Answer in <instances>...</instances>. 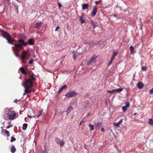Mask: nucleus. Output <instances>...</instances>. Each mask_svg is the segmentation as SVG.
<instances>
[{"instance_id":"nucleus-1","label":"nucleus","mask_w":153,"mask_h":153,"mask_svg":"<svg viewBox=\"0 0 153 153\" xmlns=\"http://www.w3.org/2000/svg\"><path fill=\"white\" fill-rule=\"evenodd\" d=\"M0 32L2 36L7 40V42L10 44H13L15 40L12 39L10 34L4 31L0 30Z\"/></svg>"},{"instance_id":"nucleus-2","label":"nucleus","mask_w":153,"mask_h":153,"mask_svg":"<svg viewBox=\"0 0 153 153\" xmlns=\"http://www.w3.org/2000/svg\"><path fill=\"white\" fill-rule=\"evenodd\" d=\"M6 114L7 115L8 118L10 120H13L16 117V113L11 108H6Z\"/></svg>"},{"instance_id":"nucleus-3","label":"nucleus","mask_w":153,"mask_h":153,"mask_svg":"<svg viewBox=\"0 0 153 153\" xmlns=\"http://www.w3.org/2000/svg\"><path fill=\"white\" fill-rule=\"evenodd\" d=\"M87 41H84L82 45L78 48L79 53H84L87 51L88 47L87 46Z\"/></svg>"},{"instance_id":"nucleus-4","label":"nucleus","mask_w":153,"mask_h":153,"mask_svg":"<svg viewBox=\"0 0 153 153\" xmlns=\"http://www.w3.org/2000/svg\"><path fill=\"white\" fill-rule=\"evenodd\" d=\"M22 85L25 88H30L33 85V83L32 80L30 79H27L22 83Z\"/></svg>"},{"instance_id":"nucleus-5","label":"nucleus","mask_w":153,"mask_h":153,"mask_svg":"<svg viewBox=\"0 0 153 153\" xmlns=\"http://www.w3.org/2000/svg\"><path fill=\"white\" fill-rule=\"evenodd\" d=\"M13 51L15 55L17 57L19 56V43H15L14 44V46L12 47Z\"/></svg>"},{"instance_id":"nucleus-6","label":"nucleus","mask_w":153,"mask_h":153,"mask_svg":"<svg viewBox=\"0 0 153 153\" xmlns=\"http://www.w3.org/2000/svg\"><path fill=\"white\" fill-rule=\"evenodd\" d=\"M27 54L26 52L25 51H24L22 54L20 56V57L21 56L22 58V63H25L26 62L25 59L27 58Z\"/></svg>"},{"instance_id":"nucleus-7","label":"nucleus","mask_w":153,"mask_h":153,"mask_svg":"<svg viewBox=\"0 0 153 153\" xmlns=\"http://www.w3.org/2000/svg\"><path fill=\"white\" fill-rule=\"evenodd\" d=\"M76 93L74 91H69L67 92L65 96L68 97H74L76 95Z\"/></svg>"},{"instance_id":"nucleus-8","label":"nucleus","mask_w":153,"mask_h":153,"mask_svg":"<svg viewBox=\"0 0 153 153\" xmlns=\"http://www.w3.org/2000/svg\"><path fill=\"white\" fill-rule=\"evenodd\" d=\"M97 58V56L95 55H94L87 62V64L89 65L91 63H95Z\"/></svg>"},{"instance_id":"nucleus-9","label":"nucleus","mask_w":153,"mask_h":153,"mask_svg":"<svg viewBox=\"0 0 153 153\" xmlns=\"http://www.w3.org/2000/svg\"><path fill=\"white\" fill-rule=\"evenodd\" d=\"M20 71L25 76H26L27 74V69L26 68L21 67L20 68Z\"/></svg>"},{"instance_id":"nucleus-10","label":"nucleus","mask_w":153,"mask_h":153,"mask_svg":"<svg viewBox=\"0 0 153 153\" xmlns=\"http://www.w3.org/2000/svg\"><path fill=\"white\" fill-rule=\"evenodd\" d=\"M86 45L88 47V49L89 50H91L96 45V44L95 43L92 42L90 43H89L88 42H87V44Z\"/></svg>"},{"instance_id":"nucleus-11","label":"nucleus","mask_w":153,"mask_h":153,"mask_svg":"<svg viewBox=\"0 0 153 153\" xmlns=\"http://www.w3.org/2000/svg\"><path fill=\"white\" fill-rule=\"evenodd\" d=\"M55 141L56 143L58 144L61 147L63 146L65 143V142L63 141H61L58 138H56Z\"/></svg>"},{"instance_id":"nucleus-12","label":"nucleus","mask_w":153,"mask_h":153,"mask_svg":"<svg viewBox=\"0 0 153 153\" xmlns=\"http://www.w3.org/2000/svg\"><path fill=\"white\" fill-rule=\"evenodd\" d=\"M27 45V43L25 42L22 39H20V50L21 48L25 47Z\"/></svg>"},{"instance_id":"nucleus-13","label":"nucleus","mask_w":153,"mask_h":153,"mask_svg":"<svg viewBox=\"0 0 153 153\" xmlns=\"http://www.w3.org/2000/svg\"><path fill=\"white\" fill-rule=\"evenodd\" d=\"M1 134H2L6 135L7 137H9L10 135L9 131L6 129H2L1 132Z\"/></svg>"},{"instance_id":"nucleus-14","label":"nucleus","mask_w":153,"mask_h":153,"mask_svg":"<svg viewBox=\"0 0 153 153\" xmlns=\"http://www.w3.org/2000/svg\"><path fill=\"white\" fill-rule=\"evenodd\" d=\"M106 42L105 41H100L98 43V45L101 48H103Z\"/></svg>"},{"instance_id":"nucleus-15","label":"nucleus","mask_w":153,"mask_h":153,"mask_svg":"<svg viewBox=\"0 0 153 153\" xmlns=\"http://www.w3.org/2000/svg\"><path fill=\"white\" fill-rule=\"evenodd\" d=\"M123 121V119H121L117 123H113V126H114L119 127L120 124Z\"/></svg>"},{"instance_id":"nucleus-16","label":"nucleus","mask_w":153,"mask_h":153,"mask_svg":"<svg viewBox=\"0 0 153 153\" xmlns=\"http://www.w3.org/2000/svg\"><path fill=\"white\" fill-rule=\"evenodd\" d=\"M42 24V23L41 22H37L36 23L35 26L36 28L38 29L40 28V26Z\"/></svg>"},{"instance_id":"nucleus-17","label":"nucleus","mask_w":153,"mask_h":153,"mask_svg":"<svg viewBox=\"0 0 153 153\" xmlns=\"http://www.w3.org/2000/svg\"><path fill=\"white\" fill-rule=\"evenodd\" d=\"M97 12V10L96 9V8L95 7H94L92 10V12L91 13V15L92 16H94L95 15Z\"/></svg>"},{"instance_id":"nucleus-18","label":"nucleus","mask_w":153,"mask_h":153,"mask_svg":"<svg viewBox=\"0 0 153 153\" xmlns=\"http://www.w3.org/2000/svg\"><path fill=\"white\" fill-rule=\"evenodd\" d=\"M137 86L140 89H142L144 86V85L141 82H139L137 85Z\"/></svg>"},{"instance_id":"nucleus-19","label":"nucleus","mask_w":153,"mask_h":153,"mask_svg":"<svg viewBox=\"0 0 153 153\" xmlns=\"http://www.w3.org/2000/svg\"><path fill=\"white\" fill-rule=\"evenodd\" d=\"M27 43L30 45H33L34 43V41L33 39H30L28 40Z\"/></svg>"},{"instance_id":"nucleus-20","label":"nucleus","mask_w":153,"mask_h":153,"mask_svg":"<svg viewBox=\"0 0 153 153\" xmlns=\"http://www.w3.org/2000/svg\"><path fill=\"white\" fill-rule=\"evenodd\" d=\"M82 9L85 10L87 9L88 7V4H83L82 5Z\"/></svg>"},{"instance_id":"nucleus-21","label":"nucleus","mask_w":153,"mask_h":153,"mask_svg":"<svg viewBox=\"0 0 153 153\" xmlns=\"http://www.w3.org/2000/svg\"><path fill=\"white\" fill-rule=\"evenodd\" d=\"M67 88V86L65 85H64L63 86H62L59 90V93H60L63 90L66 88Z\"/></svg>"},{"instance_id":"nucleus-22","label":"nucleus","mask_w":153,"mask_h":153,"mask_svg":"<svg viewBox=\"0 0 153 153\" xmlns=\"http://www.w3.org/2000/svg\"><path fill=\"white\" fill-rule=\"evenodd\" d=\"M73 109V107L71 106H69L68 107L66 111L67 115L70 113L71 111Z\"/></svg>"},{"instance_id":"nucleus-23","label":"nucleus","mask_w":153,"mask_h":153,"mask_svg":"<svg viewBox=\"0 0 153 153\" xmlns=\"http://www.w3.org/2000/svg\"><path fill=\"white\" fill-rule=\"evenodd\" d=\"M25 88V92L24 93V95H25V94L28 93H30L31 92V90L29 89V88Z\"/></svg>"},{"instance_id":"nucleus-24","label":"nucleus","mask_w":153,"mask_h":153,"mask_svg":"<svg viewBox=\"0 0 153 153\" xmlns=\"http://www.w3.org/2000/svg\"><path fill=\"white\" fill-rule=\"evenodd\" d=\"M123 89L122 88H118L114 89V93L115 92H120L123 91Z\"/></svg>"},{"instance_id":"nucleus-25","label":"nucleus","mask_w":153,"mask_h":153,"mask_svg":"<svg viewBox=\"0 0 153 153\" xmlns=\"http://www.w3.org/2000/svg\"><path fill=\"white\" fill-rule=\"evenodd\" d=\"M95 126L97 127H100L102 125L101 122H97L94 123Z\"/></svg>"},{"instance_id":"nucleus-26","label":"nucleus","mask_w":153,"mask_h":153,"mask_svg":"<svg viewBox=\"0 0 153 153\" xmlns=\"http://www.w3.org/2000/svg\"><path fill=\"white\" fill-rule=\"evenodd\" d=\"M11 151L12 153H14L16 151V149L15 148L14 146H12L11 148Z\"/></svg>"},{"instance_id":"nucleus-27","label":"nucleus","mask_w":153,"mask_h":153,"mask_svg":"<svg viewBox=\"0 0 153 153\" xmlns=\"http://www.w3.org/2000/svg\"><path fill=\"white\" fill-rule=\"evenodd\" d=\"M91 24L94 26V28H95L97 25V22H94L93 21L91 20L90 21Z\"/></svg>"},{"instance_id":"nucleus-28","label":"nucleus","mask_w":153,"mask_h":153,"mask_svg":"<svg viewBox=\"0 0 153 153\" xmlns=\"http://www.w3.org/2000/svg\"><path fill=\"white\" fill-rule=\"evenodd\" d=\"M114 54L113 55V56L111 59H114L115 58L116 56L117 55V52H115L114 51L113 52Z\"/></svg>"},{"instance_id":"nucleus-29","label":"nucleus","mask_w":153,"mask_h":153,"mask_svg":"<svg viewBox=\"0 0 153 153\" xmlns=\"http://www.w3.org/2000/svg\"><path fill=\"white\" fill-rule=\"evenodd\" d=\"M27 123H24L23 125V126L22 127V128L24 130H25L27 127Z\"/></svg>"},{"instance_id":"nucleus-30","label":"nucleus","mask_w":153,"mask_h":153,"mask_svg":"<svg viewBox=\"0 0 153 153\" xmlns=\"http://www.w3.org/2000/svg\"><path fill=\"white\" fill-rule=\"evenodd\" d=\"M79 20L80 22L82 23H83L85 22L84 20L82 19V16L79 17Z\"/></svg>"},{"instance_id":"nucleus-31","label":"nucleus","mask_w":153,"mask_h":153,"mask_svg":"<svg viewBox=\"0 0 153 153\" xmlns=\"http://www.w3.org/2000/svg\"><path fill=\"white\" fill-rule=\"evenodd\" d=\"M149 123L151 126H153V120L150 118L149 119Z\"/></svg>"},{"instance_id":"nucleus-32","label":"nucleus","mask_w":153,"mask_h":153,"mask_svg":"<svg viewBox=\"0 0 153 153\" xmlns=\"http://www.w3.org/2000/svg\"><path fill=\"white\" fill-rule=\"evenodd\" d=\"M43 110H42L41 111H39L38 112V115H37L36 116L38 117H39L41 114L43 113Z\"/></svg>"},{"instance_id":"nucleus-33","label":"nucleus","mask_w":153,"mask_h":153,"mask_svg":"<svg viewBox=\"0 0 153 153\" xmlns=\"http://www.w3.org/2000/svg\"><path fill=\"white\" fill-rule=\"evenodd\" d=\"M89 126L90 127H91V128L90 129V130H94V125L91 124H89Z\"/></svg>"},{"instance_id":"nucleus-34","label":"nucleus","mask_w":153,"mask_h":153,"mask_svg":"<svg viewBox=\"0 0 153 153\" xmlns=\"http://www.w3.org/2000/svg\"><path fill=\"white\" fill-rule=\"evenodd\" d=\"M130 48L131 51V53H132L134 51V47L132 46H131L130 47Z\"/></svg>"},{"instance_id":"nucleus-35","label":"nucleus","mask_w":153,"mask_h":153,"mask_svg":"<svg viewBox=\"0 0 153 153\" xmlns=\"http://www.w3.org/2000/svg\"><path fill=\"white\" fill-rule=\"evenodd\" d=\"M125 104H126L125 106H126L127 108H128L129 107L130 104V103L127 102H125Z\"/></svg>"},{"instance_id":"nucleus-36","label":"nucleus","mask_w":153,"mask_h":153,"mask_svg":"<svg viewBox=\"0 0 153 153\" xmlns=\"http://www.w3.org/2000/svg\"><path fill=\"white\" fill-rule=\"evenodd\" d=\"M142 70L143 71H146L147 70L146 66H143L142 68Z\"/></svg>"},{"instance_id":"nucleus-37","label":"nucleus","mask_w":153,"mask_h":153,"mask_svg":"<svg viewBox=\"0 0 153 153\" xmlns=\"http://www.w3.org/2000/svg\"><path fill=\"white\" fill-rule=\"evenodd\" d=\"M127 107L126 106H123L122 107V109H123V111H126L127 110Z\"/></svg>"},{"instance_id":"nucleus-38","label":"nucleus","mask_w":153,"mask_h":153,"mask_svg":"<svg viewBox=\"0 0 153 153\" xmlns=\"http://www.w3.org/2000/svg\"><path fill=\"white\" fill-rule=\"evenodd\" d=\"M16 140V139L14 137H12L10 140V142H13V141H15Z\"/></svg>"},{"instance_id":"nucleus-39","label":"nucleus","mask_w":153,"mask_h":153,"mask_svg":"<svg viewBox=\"0 0 153 153\" xmlns=\"http://www.w3.org/2000/svg\"><path fill=\"white\" fill-rule=\"evenodd\" d=\"M107 93H114V89L112 91L107 90Z\"/></svg>"},{"instance_id":"nucleus-40","label":"nucleus","mask_w":153,"mask_h":153,"mask_svg":"<svg viewBox=\"0 0 153 153\" xmlns=\"http://www.w3.org/2000/svg\"><path fill=\"white\" fill-rule=\"evenodd\" d=\"M31 115L28 114L27 116L29 118H32V117H35V116H34L32 114H31Z\"/></svg>"},{"instance_id":"nucleus-41","label":"nucleus","mask_w":153,"mask_h":153,"mask_svg":"<svg viewBox=\"0 0 153 153\" xmlns=\"http://www.w3.org/2000/svg\"><path fill=\"white\" fill-rule=\"evenodd\" d=\"M33 59H31L29 62V63L30 64H32L33 62Z\"/></svg>"},{"instance_id":"nucleus-42","label":"nucleus","mask_w":153,"mask_h":153,"mask_svg":"<svg viewBox=\"0 0 153 153\" xmlns=\"http://www.w3.org/2000/svg\"><path fill=\"white\" fill-rule=\"evenodd\" d=\"M149 92L151 94H153V88L151 90H150Z\"/></svg>"},{"instance_id":"nucleus-43","label":"nucleus","mask_w":153,"mask_h":153,"mask_svg":"<svg viewBox=\"0 0 153 153\" xmlns=\"http://www.w3.org/2000/svg\"><path fill=\"white\" fill-rule=\"evenodd\" d=\"M113 59H111V60H110V62H109V63H108V65H110L112 62V61L113 60Z\"/></svg>"},{"instance_id":"nucleus-44","label":"nucleus","mask_w":153,"mask_h":153,"mask_svg":"<svg viewBox=\"0 0 153 153\" xmlns=\"http://www.w3.org/2000/svg\"><path fill=\"white\" fill-rule=\"evenodd\" d=\"M20 38H22L23 39H26V37L25 36H23V37H21V35H20Z\"/></svg>"},{"instance_id":"nucleus-45","label":"nucleus","mask_w":153,"mask_h":153,"mask_svg":"<svg viewBox=\"0 0 153 153\" xmlns=\"http://www.w3.org/2000/svg\"><path fill=\"white\" fill-rule=\"evenodd\" d=\"M58 4L59 8H61L62 6V5L60 3H58Z\"/></svg>"},{"instance_id":"nucleus-46","label":"nucleus","mask_w":153,"mask_h":153,"mask_svg":"<svg viewBox=\"0 0 153 153\" xmlns=\"http://www.w3.org/2000/svg\"><path fill=\"white\" fill-rule=\"evenodd\" d=\"M12 126L11 125H9V126H8L7 127H6V128H10Z\"/></svg>"},{"instance_id":"nucleus-47","label":"nucleus","mask_w":153,"mask_h":153,"mask_svg":"<svg viewBox=\"0 0 153 153\" xmlns=\"http://www.w3.org/2000/svg\"><path fill=\"white\" fill-rule=\"evenodd\" d=\"M31 78L33 80H34L35 79V78L33 76H31Z\"/></svg>"},{"instance_id":"nucleus-48","label":"nucleus","mask_w":153,"mask_h":153,"mask_svg":"<svg viewBox=\"0 0 153 153\" xmlns=\"http://www.w3.org/2000/svg\"><path fill=\"white\" fill-rule=\"evenodd\" d=\"M101 131L102 132H104L105 130L103 128H102L101 129Z\"/></svg>"},{"instance_id":"nucleus-49","label":"nucleus","mask_w":153,"mask_h":153,"mask_svg":"<svg viewBox=\"0 0 153 153\" xmlns=\"http://www.w3.org/2000/svg\"><path fill=\"white\" fill-rule=\"evenodd\" d=\"M59 26H57L56 28V29L55 30V31H57V30L59 29Z\"/></svg>"},{"instance_id":"nucleus-50","label":"nucleus","mask_w":153,"mask_h":153,"mask_svg":"<svg viewBox=\"0 0 153 153\" xmlns=\"http://www.w3.org/2000/svg\"><path fill=\"white\" fill-rule=\"evenodd\" d=\"M90 114H91V113L90 112L88 113L87 115H86V117H88Z\"/></svg>"},{"instance_id":"nucleus-51","label":"nucleus","mask_w":153,"mask_h":153,"mask_svg":"<svg viewBox=\"0 0 153 153\" xmlns=\"http://www.w3.org/2000/svg\"><path fill=\"white\" fill-rule=\"evenodd\" d=\"M18 102V100L17 99H16L14 101V102L16 103H17Z\"/></svg>"},{"instance_id":"nucleus-52","label":"nucleus","mask_w":153,"mask_h":153,"mask_svg":"<svg viewBox=\"0 0 153 153\" xmlns=\"http://www.w3.org/2000/svg\"><path fill=\"white\" fill-rule=\"evenodd\" d=\"M40 153H45V152L44 151H42Z\"/></svg>"},{"instance_id":"nucleus-53","label":"nucleus","mask_w":153,"mask_h":153,"mask_svg":"<svg viewBox=\"0 0 153 153\" xmlns=\"http://www.w3.org/2000/svg\"><path fill=\"white\" fill-rule=\"evenodd\" d=\"M16 11H17V13H18L19 12V11H18V8H17L16 9Z\"/></svg>"},{"instance_id":"nucleus-54","label":"nucleus","mask_w":153,"mask_h":153,"mask_svg":"<svg viewBox=\"0 0 153 153\" xmlns=\"http://www.w3.org/2000/svg\"><path fill=\"white\" fill-rule=\"evenodd\" d=\"M95 3H96V4H98L99 3V2L98 1H96Z\"/></svg>"},{"instance_id":"nucleus-55","label":"nucleus","mask_w":153,"mask_h":153,"mask_svg":"<svg viewBox=\"0 0 153 153\" xmlns=\"http://www.w3.org/2000/svg\"><path fill=\"white\" fill-rule=\"evenodd\" d=\"M114 17H117V16L116 15H114Z\"/></svg>"},{"instance_id":"nucleus-56","label":"nucleus","mask_w":153,"mask_h":153,"mask_svg":"<svg viewBox=\"0 0 153 153\" xmlns=\"http://www.w3.org/2000/svg\"><path fill=\"white\" fill-rule=\"evenodd\" d=\"M6 0L7 1H9L10 0Z\"/></svg>"},{"instance_id":"nucleus-57","label":"nucleus","mask_w":153,"mask_h":153,"mask_svg":"<svg viewBox=\"0 0 153 153\" xmlns=\"http://www.w3.org/2000/svg\"><path fill=\"white\" fill-rule=\"evenodd\" d=\"M57 43H56V44L55 45V46H56V45H57Z\"/></svg>"},{"instance_id":"nucleus-58","label":"nucleus","mask_w":153,"mask_h":153,"mask_svg":"<svg viewBox=\"0 0 153 153\" xmlns=\"http://www.w3.org/2000/svg\"><path fill=\"white\" fill-rule=\"evenodd\" d=\"M1 128H2V127H1Z\"/></svg>"}]
</instances>
